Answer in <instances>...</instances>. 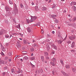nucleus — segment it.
Wrapping results in <instances>:
<instances>
[{
    "label": "nucleus",
    "mask_w": 76,
    "mask_h": 76,
    "mask_svg": "<svg viewBox=\"0 0 76 76\" xmlns=\"http://www.w3.org/2000/svg\"><path fill=\"white\" fill-rule=\"evenodd\" d=\"M56 59L55 58H53L52 59V62H50V64H52V66H55L56 63Z\"/></svg>",
    "instance_id": "f257e3e1"
},
{
    "label": "nucleus",
    "mask_w": 76,
    "mask_h": 76,
    "mask_svg": "<svg viewBox=\"0 0 76 76\" xmlns=\"http://www.w3.org/2000/svg\"><path fill=\"white\" fill-rule=\"evenodd\" d=\"M37 16H33L32 17H29V20H30V22H34V20H35L36 19H37Z\"/></svg>",
    "instance_id": "f03ea898"
},
{
    "label": "nucleus",
    "mask_w": 76,
    "mask_h": 76,
    "mask_svg": "<svg viewBox=\"0 0 76 76\" xmlns=\"http://www.w3.org/2000/svg\"><path fill=\"white\" fill-rule=\"evenodd\" d=\"M69 38L71 40H73L75 39V35H72L71 37H69Z\"/></svg>",
    "instance_id": "7ed1b4c3"
},
{
    "label": "nucleus",
    "mask_w": 76,
    "mask_h": 76,
    "mask_svg": "<svg viewBox=\"0 0 76 76\" xmlns=\"http://www.w3.org/2000/svg\"><path fill=\"white\" fill-rule=\"evenodd\" d=\"M62 73H63V75H64V76H69V75L66 74V73H65L64 72H61Z\"/></svg>",
    "instance_id": "20e7f679"
},
{
    "label": "nucleus",
    "mask_w": 76,
    "mask_h": 76,
    "mask_svg": "<svg viewBox=\"0 0 76 76\" xmlns=\"http://www.w3.org/2000/svg\"><path fill=\"white\" fill-rule=\"evenodd\" d=\"M70 5L71 6H73V5H76V3L74 2H72L70 4Z\"/></svg>",
    "instance_id": "39448f33"
},
{
    "label": "nucleus",
    "mask_w": 76,
    "mask_h": 76,
    "mask_svg": "<svg viewBox=\"0 0 76 76\" xmlns=\"http://www.w3.org/2000/svg\"><path fill=\"white\" fill-rule=\"evenodd\" d=\"M42 9L43 11H45L47 10V8L45 7H42Z\"/></svg>",
    "instance_id": "423d86ee"
},
{
    "label": "nucleus",
    "mask_w": 76,
    "mask_h": 76,
    "mask_svg": "<svg viewBox=\"0 0 76 76\" xmlns=\"http://www.w3.org/2000/svg\"><path fill=\"white\" fill-rule=\"evenodd\" d=\"M72 9H73V11L74 12H76V7L75 6H73L72 7Z\"/></svg>",
    "instance_id": "0eeeda50"
},
{
    "label": "nucleus",
    "mask_w": 76,
    "mask_h": 76,
    "mask_svg": "<svg viewBox=\"0 0 76 76\" xmlns=\"http://www.w3.org/2000/svg\"><path fill=\"white\" fill-rule=\"evenodd\" d=\"M8 56L9 57H12V52H9V53L8 54Z\"/></svg>",
    "instance_id": "6e6552de"
},
{
    "label": "nucleus",
    "mask_w": 76,
    "mask_h": 76,
    "mask_svg": "<svg viewBox=\"0 0 76 76\" xmlns=\"http://www.w3.org/2000/svg\"><path fill=\"white\" fill-rule=\"evenodd\" d=\"M51 17L53 18V19H56L55 18L57 17V15H51Z\"/></svg>",
    "instance_id": "1a4fd4ad"
},
{
    "label": "nucleus",
    "mask_w": 76,
    "mask_h": 76,
    "mask_svg": "<svg viewBox=\"0 0 76 76\" xmlns=\"http://www.w3.org/2000/svg\"><path fill=\"white\" fill-rule=\"evenodd\" d=\"M74 46H75V42H72V44H71V47H72V48H73Z\"/></svg>",
    "instance_id": "9d476101"
},
{
    "label": "nucleus",
    "mask_w": 76,
    "mask_h": 76,
    "mask_svg": "<svg viewBox=\"0 0 76 76\" xmlns=\"http://www.w3.org/2000/svg\"><path fill=\"white\" fill-rule=\"evenodd\" d=\"M65 67L66 69H70V66H69V65L67 64L66 65Z\"/></svg>",
    "instance_id": "9b49d317"
},
{
    "label": "nucleus",
    "mask_w": 76,
    "mask_h": 76,
    "mask_svg": "<svg viewBox=\"0 0 76 76\" xmlns=\"http://www.w3.org/2000/svg\"><path fill=\"white\" fill-rule=\"evenodd\" d=\"M29 19H30L29 17V18H28V19H27L26 20V22L27 23H29L30 22H31L30 21H29V20H30L31 19L29 20Z\"/></svg>",
    "instance_id": "f8f14e48"
},
{
    "label": "nucleus",
    "mask_w": 76,
    "mask_h": 76,
    "mask_svg": "<svg viewBox=\"0 0 76 76\" xmlns=\"http://www.w3.org/2000/svg\"><path fill=\"white\" fill-rule=\"evenodd\" d=\"M23 60H28V58L27 56H24L23 58Z\"/></svg>",
    "instance_id": "ddd939ff"
},
{
    "label": "nucleus",
    "mask_w": 76,
    "mask_h": 76,
    "mask_svg": "<svg viewBox=\"0 0 76 76\" xmlns=\"http://www.w3.org/2000/svg\"><path fill=\"white\" fill-rule=\"evenodd\" d=\"M0 63L1 64H4V61L3 60H1V58H0Z\"/></svg>",
    "instance_id": "4468645a"
},
{
    "label": "nucleus",
    "mask_w": 76,
    "mask_h": 76,
    "mask_svg": "<svg viewBox=\"0 0 76 76\" xmlns=\"http://www.w3.org/2000/svg\"><path fill=\"white\" fill-rule=\"evenodd\" d=\"M44 55H45V56H48V54L47 52H44Z\"/></svg>",
    "instance_id": "2eb2a0df"
},
{
    "label": "nucleus",
    "mask_w": 76,
    "mask_h": 76,
    "mask_svg": "<svg viewBox=\"0 0 76 76\" xmlns=\"http://www.w3.org/2000/svg\"><path fill=\"white\" fill-rule=\"evenodd\" d=\"M46 48H47V49H48V50H49V49H50V47H49V46L48 45V44H46Z\"/></svg>",
    "instance_id": "dca6fc26"
},
{
    "label": "nucleus",
    "mask_w": 76,
    "mask_h": 76,
    "mask_svg": "<svg viewBox=\"0 0 76 76\" xmlns=\"http://www.w3.org/2000/svg\"><path fill=\"white\" fill-rule=\"evenodd\" d=\"M72 71L73 72H76V68H72Z\"/></svg>",
    "instance_id": "f3484780"
},
{
    "label": "nucleus",
    "mask_w": 76,
    "mask_h": 76,
    "mask_svg": "<svg viewBox=\"0 0 76 76\" xmlns=\"http://www.w3.org/2000/svg\"><path fill=\"white\" fill-rule=\"evenodd\" d=\"M41 24V23L39 22L38 23L36 24V25H35V26H40Z\"/></svg>",
    "instance_id": "a211bd4d"
},
{
    "label": "nucleus",
    "mask_w": 76,
    "mask_h": 76,
    "mask_svg": "<svg viewBox=\"0 0 76 76\" xmlns=\"http://www.w3.org/2000/svg\"><path fill=\"white\" fill-rule=\"evenodd\" d=\"M35 10L36 11H38V10H39V9H38V7H35Z\"/></svg>",
    "instance_id": "6ab92c4d"
},
{
    "label": "nucleus",
    "mask_w": 76,
    "mask_h": 76,
    "mask_svg": "<svg viewBox=\"0 0 76 76\" xmlns=\"http://www.w3.org/2000/svg\"><path fill=\"white\" fill-rule=\"evenodd\" d=\"M71 52H72V53H75L76 52V50H71Z\"/></svg>",
    "instance_id": "aec40b11"
},
{
    "label": "nucleus",
    "mask_w": 76,
    "mask_h": 76,
    "mask_svg": "<svg viewBox=\"0 0 76 76\" xmlns=\"http://www.w3.org/2000/svg\"><path fill=\"white\" fill-rule=\"evenodd\" d=\"M27 31L28 32H31V29L29 28H28L27 29Z\"/></svg>",
    "instance_id": "412c9836"
},
{
    "label": "nucleus",
    "mask_w": 76,
    "mask_h": 76,
    "mask_svg": "<svg viewBox=\"0 0 76 76\" xmlns=\"http://www.w3.org/2000/svg\"><path fill=\"white\" fill-rule=\"evenodd\" d=\"M41 59L42 61L43 62L44 61V57H43V56H41Z\"/></svg>",
    "instance_id": "4be33fe9"
},
{
    "label": "nucleus",
    "mask_w": 76,
    "mask_h": 76,
    "mask_svg": "<svg viewBox=\"0 0 76 76\" xmlns=\"http://www.w3.org/2000/svg\"><path fill=\"white\" fill-rule=\"evenodd\" d=\"M38 72H39V73L40 72V73H42V72H43V70H42V69H41L39 70L38 71Z\"/></svg>",
    "instance_id": "5701e85b"
},
{
    "label": "nucleus",
    "mask_w": 76,
    "mask_h": 76,
    "mask_svg": "<svg viewBox=\"0 0 76 76\" xmlns=\"http://www.w3.org/2000/svg\"><path fill=\"white\" fill-rule=\"evenodd\" d=\"M60 62L62 64V65H64V63H63V60H60Z\"/></svg>",
    "instance_id": "b1692460"
},
{
    "label": "nucleus",
    "mask_w": 76,
    "mask_h": 76,
    "mask_svg": "<svg viewBox=\"0 0 76 76\" xmlns=\"http://www.w3.org/2000/svg\"><path fill=\"white\" fill-rule=\"evenodd\" d=\"M30 59L31 60H34V59H35V57H32L30 58Z\"/></svg>",
    "instance_id": "393cba45"
},
{
    "label": "nucleus",
    "mask_w": 76,
    "mask_h": 76,
    "mask_svg": "<svg viewBox=\"0 0 76 76\" xmlns=\"http://www.w3.org/2000/svg\"><path fill=\"white\" fill-rule=\"evenodd\" d=\"M22 54H26V53H27V52L25 51H23L22 52Z\"/></svg>",
    "instance_id": "a878e982"
},
{
    "label": "nucleus",
    "mask_w": 76,
    "mask_h": 76,
    "mask_svg": "<svg viewBox=\"0 0 76 76\" xmlns=\"http://www.w3.org/2000/svg\"><path fill=\"white\" fill-rule=\"evenodd\" d=\"M56 7V5L54 4L53 5H52V9H54V8H55Z\"/></svg>",
    "instance_id": "bb28decb"
},
{
    "label": "nucleus",
    "mask_w": 76,
    "mask_h": 76,
    "mask_svg": "<svg viewBox=\"0 0 76 76\" xmlns=\"http://www.w3.org/2000/svg\"><path fill=\"white\" fill-rule=\"evenodd\" d=\"M58 42L59 44H61V42H62V41L61 40H58Z\"/></svg>",
    "instance_id": "cd10ccee"
},
{
    "label": "nucleus",
    "mask_w": 76,
    "mask_h": 76,
    "mask_svg": "<svg viewBox=\"0 0 76 76\" xmlns=\"http://www.w3.org/2000/svg\"><path fill=\"white\" fill-rule=\"evenodd\" d=\"M26 40H23V43L24 44H26Z\"/></svg>",
    "instance_id": "c85d7f7f"
},
{
    "label": "nucleus",
    "mask_w": 76,
    "mask_h": 76,
    "mask_svg": "<svg viewBox=\"0 0 76 76\" xmlns=\"http://www.w3.org/2000/svg\"><path fill=\"white\" fill-rule=\"evenodd\" d=\"M17 46L19 48L21 46H20V45L19 44H17Z\"/></svg>",
    "instance_id": "c756f323"
},
{
    "label": "nucleus",
    "mask_w": 76,
    "mask_h": 76,
    "mask_svg": "<svg viewBox=\"0 0 76 76\" xmlns=\"http://www.w3.org/2000/svg\"><path fill=\"white\" fill-rule=\"evenodd\" d=\"M17 28H18L19 29H20V25H18V26H17Z\"/></svg>",
    "instance_id": "7c9ffc66"
},
{
    "label": "nucleus",
    "mask_w": 76,
    "mask_h": 76,
    "mask_svg": "<svg viewBox=\"0 0 76 76\" xmlns=\"http://www.w3.org/2000/svg\"><path fill=\"white\" fill-rule=\"evenodd\" d=\"M31 51L32 52L34 51V48H31Z\"/></svg>",
    "instance_id": "2f4dec72"
},
{
    "label": "nucleus",
    "mask_w": 76,
    "mask_h": 76,
    "mask_svg": "<svg viewBox=\"0 0 76 76\" xmlns=\"http://www.w3.org/2000/svg\"><path fill=\"white\" fill-rule=\"evenodd\" d=\"M55 22H56V23H58V21L57 20H55Z\"/></svg>",
    "instance_id": "473e14b6"
},
{
    "label": "nucleus",
    "mask_w": 76,
    "mask_h": 76,
    "mask_svg": "<svg viewBox=\"0 0 76 76\" xmlns=\"http://www.w3.org/2000/svg\"><path fill=\"white\" fill-rule=\"evenodd\" d=\"M9 3L10 4H13V3H12V2L11 1H9Z\"/></svg>",
    "instance_id": "72a5a7b5"
},
{
    "label": "nucleus",
    "mask_w": 76,
    "mask_h": 76,
    "mask_svg": "<svg viewBox=\"0 0 76 76\" xmlns=\"http://www.w3.org/2000/svg\"><path fill=\"white\" fill-rule=\"evenodd\" d=\"M18 69L19 70V71H18L17 72V73H20V70L19 69Z\"/></svg>",
    "instance_id": "f704fd0d"
},
{
    "label": "nucleus",
    "mask_w": 76,
    "mask_h": 76,
    "mask_svg": "<svg viewBox=\"0 0 76 76\" xmlns=\"http://www.w3.org/2000/svg\"><path fill=\"white\" fill-rule=\"evenodd\" d=\"M20 6L22 8H23V5H22V4H20Z\"/></svg>",
    "instance_id": "c9c22d12"
},
{
    "label": "nucleus",
    "mask_w": 76,
    "mask_h": 76,
    "mask_svg": "<svg viewBox=\"0 0 76 76\" xmlns=\"http://www.w3.org/2000/svg\"><path fill=\"white\" fill-rule=\"evenodd\" d=\"M1 54L2 56H4V53L2 52H1Z\"/></svg>",
    "instance_id": "e433bc0d"
},
{
    "label": "nucleus",
    "mask_w": 76,
    "mask_h": 76,
    "mask_svg": "<svg viewBox=\"0 0 76 76\" xmlns=\"http://www.w3.org/2000/svg\"><path fill=\"white\" fill-rule=\"evenodd\" d=\"M41 33L42 34H44V31H43V30H42L41 31Z\"/></svg>",
    "instance_id": "4c0bfd02"
},
{
    "label": "nucleus",
    "mask_w": 76,
    "mask_h": 76,
    "mask_svg": "<svg viewBox=\"0 0 76 76\" xmlns=\"http://www.w3.org/2000/svg\"><path fill=\"white\" fill-rule=\"evenodd\" d=\"M5 37L6 38H9V36L8 35H6Z\"/></svg>",
    "instance_id": "58836bf2"
},
{
    "label": "nucleus",
    "mask_w": 76,
    "mask_h": 76,
    "mask_svg": "<svg viewBox=\"0 0 76 76\" xmlns=\"http://www.w3.org/2000/svg\"><path fill=\"white\" fill-rule=\"evenodd\" d=\"M67 42L68 44H70V43L71 42H70V41H67Z\"/></svg>",
    "instance_id": "ea45409f"
},
{
    "label": "nucleus",
    "mask_w": 76,
    "mask_h": 76,
    "mask_svg": "<svg viewBox=\"0 0 76 76\" xmlns=\"http://www.w3.org/2000/svg\"><path fill=\"white\" fill-rule=\"evenodd\" d=\"M12 73H13L14 72V69H12Z\"/></svg>",
    "instance_id": "a19ab883"
},
{
    "label": "nucleus",
    "mask_w": 76,
    "mask_h": 76,
    "mask_svg": "<svg viewBox=\"0 0 76 76\" xmlns=\"http://www.w3.org/2000/svg\"><path fill=\"white\" fill-rule=\"evenodd\" d=\"M8 58H8V57H5V60H7V59H8Z\"/></svg>",
    "instance_id": "79ce46f5"
},
{
    "label": "nucleus",
    "mask_w": 76,
    "mask_h": 76,
    "mask_svg": "<svg viewBox=\"0 0 76 76\" xmlns=\"http://www.w3.org/2000/svg\"><path fill=\"white\" fill-rule=\"evenodd\" d=\"M66 38H67V37H66H66H65V38L63 40H64V41L65 40H66Z\"/></svg>",
    "instance_id": "37998d69"
},
{
    "label": "nucleus",
    "mask_w": 76,
    "mask_h": 76,
    "mask_svg": "<svg viewBox=\"0 0 76 76\" xmlns=\"http://www.w3.org/2000/svg\"><path fill=\"white\" fill-rule=\"evenodd\" d=\"M4 69H5V70H6V69H7V67H5L4 68Z\"/></svg>",
    "instance_id": "c03bdc74"
},
{
    "label": "nucleus",
    "mask_w": 76,
    "mask_h": 76,
    "mask_svg": "<svg viewBox=\"0 0 76 76\" xmlns=\"http://www.w3.org/2000/svg\"><path fill=\"white\" fill-rule=\"evenodd\" d=\"M20 34L21 35V37H23V34H21V33H20Z\"/></svg>",
    "instance_id": "a18cd8bd"
},
{
    "label": "nucleus",
    "mask_w": 76,
    "mask_h": 76,
    "mask_svg": "<svg viewBox=\"0 0 76 76\" xmlns=\"http://www.w3.org/2000/svg\"><path fill=\"white\" fill-rule=\"evenodd\" d=\"M19 57V55H18V56L16 55L15 56V58H16L17 57Z\"/></svg>",
    "instance_id": "49530a36"
},
{
    "label": "nucleus",
    "mask_w": 76,
    "mask_h": 76,
    "mask_svg": "<svg viewBox=\"0 0 76 76\" xmlns=\"http://www.w3.org/2000/svg\"><path fill=\"white\" fill-rule=\"evenodd\" d=\"M47 37H50V35H49V34H48L47 35Z\"/></svg>",
    "instance_id": "de8ad7c7"
},
{
    "label": "nucleus",
    "mask_w": 76,
    "mask_h": 76,
    "mask_svg": "<svg viewBox=\"0 0 76 76\" xmlns=\"http://www.w3.org/2000/svg\"><path fill=\"white\" fill-rule=\"evenodd\" d=\"M3 34V32H1L0 33V35H2Z\"/></svg>",
    "instance_id": "09e8293b"
},
{
    "label": "nucleus",
    "mask_w": 76,
    "mask_h": 76,
    "mask_svg": "<svg viewBox=\"0 0 76 76\" xmlns=\"http://www.w3.org/2000/svg\"><path fill=\"white\" fill-rule=\"evenodd\" d=\"M17 44H20V42L18 41L17 42Z\"/></svg>",
    "instance_id": "8fccbe9b"
},
{
    "label": "nucleus",
    "mask_w": 76,
    "mask_h": 76,
    "mask_svg": "<svg viewBox=\"0 0 76 76\" xmlns=\"http://www.w3.org/2000/svg\"><path fill=\"white\" fill-rule=\"evenodd\" d=\"M51 1H52L51 0H50L49 1L48 3H51Z\"/></svg>",
    "instance_id": "3c124183"
},
{
    "label": "nucleus",
    "mask_w": 76,
    "mask_h": 76,
    "mask_svg": "<svg viewBox=\"0 0 76 76\" xmlns=\"http://www.w3.org/2000/svg\"><path fill=\"white\" fill-rule=\"evenodd\" d=\"M52 34H54V33H55V32H54V31H53L52 32Z\"/></svg>",
    "instance_id": "603ef678"
},
{
    "label": "nucleus",
    "mask_w": 76,
    "mask_h": 76,
    "mask_svg": "<svg viewBox=\"0 0 76 76\" xmlns=\"http://www.w3.org/2000/svg\"><path fill=\"white\" fill-rule=\"evenodd\" d=\"M52 73H53V75H54V72L53 71H52Z\"/></svg>",
    "instance_id": "864d4df0"
},
{
    "label": "nucleus",
    "mask_w": 76,
    "mask_h": 76,
    "mask_svg": "<svg viewBox=\"0 0 76 76\" xmlns=\"http://www.w3.org/2000/svg\"><path fill=\"white\" fill-rule=\"evenodd\" d=\"M11 59H9V61H11Z\"/></svg>",
    "instance_id": "5fc2aeb1"
},
{
    "label": "nucleus",
    "mask_w": 76,
    "mask_h": 76,
    "mask_svg": "<svg viewBox=\"0 0 76 76\" xmlns=\"http://www.w3.org/2000/svg\"><path fill=\"white\" fill-rule=\"evenodd\" d=\"M46 58H47V59H49V58H48V57H46Z\"/></svg>",
    "instance_id": "6e6d98bb"
},
{
    "label": "nucleus",
    "mask_w": 76,
    "mask_h": 76,
    "mask_svg": "<svg viewBox=\"0 0 76 76\" xmlns=\"http://www.w3.org/2000/svg\"><path fill=\"white\" fill-rule=\"evenodd\" d=\"M31 4H32V5H34V4L33 2H32L31 3Z\"/></svg>",
    "instance_id": "4d7b16f0"
},
{
    "label": "nucleus",
    "mask_w": 76,
    "mask_h": 76,
    "mask_svg": "<svg viewBox=\"0 0 76 76\" xmlns=\"http://www.w3.org/2000/svg\"><path fill=\"white\" fill-rule=\"evenodd\" d=\"M20 61H23V60L22 59H20Z\"/></svg>",
    "instance_id": "13d9d810"
},
{
    "label": "nucleus",
    "mask_w": 76,
    "mask_h": 76,
    "mask_svg": "<svg viewBox=\"0 0 76 76\" xmlns=\"http://www.w3.org/2000/svg\"><path fill=\"white\" fill-rule=\"evenodd\" d=\"M35 40H33V42H35Z\"/></svg>",
    "instance_id": "bf43d9fd"
},
{
    "label": "nucleus",
    "mask_w": 76,
    "mask_h": 76,
    "mask_svg": "<svg viewBox=\"0 0 76 76\" xmlns=\"http://www.w3.org/2000/svg\"><path fill=\"white\" fill-rule=\"evenodd\" d=\"M38 28H39L40 27V26H37Z\"/></svg>",
    "instance_id": "052dcab7"
},
{
    "label": "nucleus",
    "mask_w": 76,
    "mask_h": 76,
    "mask_svg": "<svg viewBox=\"0 0 76 76\" xmlns=\"http://www.w3.org/2000/svg\"><path fill=\"white\" fill-rule=\"evenodd\" d=\"M34 56V54H33V53L31 54V56Z\"/></svg>",
    "instance_id": "680f3d73"
},
{
    "label": "nucleus",
    "mask_w": 76,
    "mask_h": 76,
    "mask_svg": "<svg viewBox=\"0 0 76 76\" xmlns=\"http://www.w3.org/2000/svg\"><path fill=\"white\" fill-rule=\"evenodd\" d=\"M6 45H9V44L8 43H6Z\"/></svg>",
    "instance_id": "e2e57ef3"
},
{
    "label": "nucleus",
    "mask_w": 76,
    "mask_h": 76,
    "mask_svg": "<svg viewBox=\"0 0 76 76\" xmlns=\"http://www.w3.org/2000/svg\"><path fill=\"white\" fill-rule=\"evenodd\" d=\"M52 53L53 54H54V52H52Z\"/></svg>",
    "instance_id": "0e129e2a"
},
{
    "label": "nucleus",
    "mask_w": 76,
    "mask_h": 76,
    "mask_svg": "<svg viewBox=\"0 0 76 76\" xmlns=\"http://www.w3.org/2000/svg\"><path fill=\"white\" fill-rule=\"evenodd\" d=\"M20 40H22V39L21 38H20Z\"/></svg>",
    "instance_id": "69168bd1"
},
{
    "label": "nucleus",
    "mask_w": 76,
    "mask_h": 76,
    "mask_svg": "<svg viewBox=\"0 0 76 76\" xmlns=\"http://www.w3.org/2000/svg\"><path fill=\"white\" fill-rule=\"evenodd\" d=\"M74 20H76V18H74Z\"/></svg>",
    "instance_id": "338daca9"
},
{
    "label": "nucleus",
    "mask_w": 76,
    "mask_h": 76,
    "mask_svg": "<svg viewBox=\"0 0 76 76\" xmlns=\"http://www.w3.org/2000/svg\"><path fill=\"white\" fill-rule=\"evenodd\" d=\"M34 47H35V46L36 45V44H34Z\"/></svg>",
    "instance_id": "774afa93"
}]
</instances>
